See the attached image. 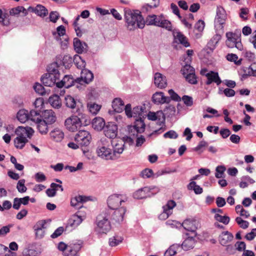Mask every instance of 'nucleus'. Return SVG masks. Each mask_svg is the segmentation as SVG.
I'll return each mask as SVG.
<instances>
[{"label": "nucleus", "mask_w": 256, "mask_h": 256, "mask_svg": "<svg viewBox=\"0 0 256 256\" xmlns=\"http://www.w3.org/2000/svg\"><path fill=\"white\" fill-rule=\"evenodd\" d=\"M75 114L67 118L64 122V126L70 132H76L82 125L86 126L90 122L89 116L84 112Z\"/></svg>", "instance_id": "1"}, {"label": "nucleus", "mask_w": 256, "mask_h": 256, "mask_svg": "<svg viewBox=\"0 0 256 256\" xmlns=\"http://www.w3.org/2000/svg\"><path fill=\"white\" fill-rule=\"evenodd\" d=\"M124 146L100 145L96 149V153L102 159L114 160L123 152Z\"/></svg>", "instance_id": "2"}, {"label": "nucleus", "mask_w": 256, "mask_h": 256, "mask_svg": "<svg viewBox=\"0 0 256 256\" xmlns=\"http://www.w3.org/2000/svg\"><path fill=\"white\" fill-rule=\"evenodd\" d=\"M124 18L127 28L130 30H134L136 28H142L145 26L144 18L141 15L140 12L138 10H132L129 9L125 10Z\"/></svg>", "instance_id": "3"}, {"label": "nucleus", "mask_w": 256, "mask_h": 256, "mask_svg": "<svg viewBox=\"0 0 256 256\" xmlns=\"http://www.w3.org/2000/svg\"><path fill=\"white\" fill-rule=\"evenodd\" d=\"M59 67L58 62H53L48 66V73L41 78V82L44 86L51 87L55 84L56 86L57 80L60 78Z\"/></svg>", "instance_id": "4"}, {"label": "nucleus", "mask_w": 256, "mask_h": 256, "mask_svg": "<svg viewBox=\"0 0 256 256\" xmlns=\"http://www.w3.org/2000/svg\"><path fill=\"white\" fill-rule=\"evenodd\" d=\"M145 118H138L134 120V126H128L129 136H126L122 140L124 144H133L134 143V135L138 133H142L144 131L146 124L144 122Z\"/></svg>", "instance_id": "5"}, {"label": "nucleus", "mask_w": 256, "mask_h": 256, "mask_svg": "<svg viewBox=\"0 0 256 256\" xmlns=\"http://www.w3.org/2000/svg\"><path fill=\"white\" fill-rule=\"evenodd\" d=\"M144 22L147 25L162 28L168 31H171L172 29L170 22L166 20L162 14L159 16L156 14L148 15Z\"/></svg>", "instance_id": "6"}, {"label": "nucleus", "mask_w": 256, "mask_h": 256, "mask_svg": "<svg viewBox=\"0 0 256 256\" xmlns=\"http://www.w3.org/2000/svg\"><path fill=\"white\" fill-rule=\"evenodd\" d=\"M96 232L100 234H106L110 228L111 225L108 218V214L104 211L100 214L96 218Z\"/></svg>", "instance_id": "7"}, {"label": "nucleus", "mask_w": 256, "mask_h": 256, "mask_svg": "<svg viewBox=\"0 0 256 256\" xmlns=\"http://www.w3.org/2000/svg\"><path fill=\"white\" fill-rule=\"evenodd\" d=\"M34 132L31 128H26L22 126H18L15 130V133L17 136L14 140V144H26L28 142V138H30Z\"/></svg>", "instance_id": "8"}, {"label": "nucleus", "mask_w": 256, "mask_h": 256, "mask_svg": "<svg viewBox=\"0 0 256 256\" xmlns=\"http://www.w3.org/2000/svg\"><path fill=\"white\" fill-rule=\"evenodd\" d=\"M241 34L240 32H228L226 33L227 40L226 42V45L230 48H236L240 50L243 49V46L241 42Z\"/></svg>", "instance_id": "9"}, {"label": "nucleus", "mask_w": 256, "mask_h": 256, "mask_svg": "<svg viewBox=\"0 0 256 256\" xmlns=\"http://www.w3.org/2000/svg\"><path fill=\"white\" fill-rule=\"evenodd\" d=\"M66 106L72 110L74 114L84 112V106L82 103L70 95H67L64 98Z\"/></svg>", "instance_id": "10"}, {"label": "nucleus", "mask_w": 256, "mask_h": 256, "mask_svg": "<svg viewBox=\"0 0 256 256\" xmlns=\"http://www.w3.org/2000/svg\"><path fill=\"white\" fill-rule=\"evenodd\" d=\"M168 224L172 226H176L177 227L182 226L186 230L195 232L199 226L198 222L194 218H187L182 223L174 222L170 224L169 222H167Z\"/></svg>", "instance_id": "11"}, {"label": "nucleus", "mask_w": 256, "mask_h": 256, "mask_svg": "<svg viewBox=\"0 0 256 256\" xmlns=\"http://www.w3.org/2000/svg\"><path fill=\"white\" fill-rule=\"evenodd\" d=\"M126 209L122 206L118 208L108 210L104 211L108 214V218L116 223H120L124 220V216L126 213Z\"/></svg>", "instance_id": "12"}, {"label": "nucleus", "mask_w": 256, "mask_h": 256, "mask_svg": "<svg viewBox=\"0 0 256 256\" xmlns=\"http://www.w3.org/2000/svg\"><path fill=\"white\" fill-rule=\"evenodd\" d=\"M144 108L142 106H136L132 110L131 104H127L124 108L125 113L128 118L134 117L135 119L145 118Z\"/></svg>", "instance_id": "13"}, {"label": "nucleus", "mask_w": 256, "mask_h": 256, "mask_svg": "<svg viewBox=\"0 0 256 256\" xmlns=\"http://www.w3.org/2000/svg\"><path fill=\"white\" fill-rule=\"evenodd\" d=\"M158 190V188L156 186L144 187L135 192L133 194V196L136 199H142L150 196L151 194H156Z\"/></svg>", "instance_id": "14"}, {"label": "nucleus", "mask_w": 256, "mask_h": 256, "mask_svg": "<svg viewBox=\"0 0 256 256\" xmlns=\"http://www.w3.org/2000/svg\"><path fill=\"white\" fill-rule=\"evenodd\" d=\"M124 202V196L121 194H114L108 196L107 200V203L109 210L118 208L122 202Z\"/></svg>", "instance_id": "15"}, {"label": "nucleus", "mask_w": 256, "mask_h": 256, "mask_svg": "<svg viewBox=\"0 0 256 256\" xmlns=\"http://www.w3.org/2000/svg\"><path fill=\"white\" fill-rule=\"evenodd\" d=\"M92 136L90 132L86 130H80L74 136V140L79 144H90Z\"/></svg>", "instance_id": "16"}, {"label": "nucleus", "mask_w": 256, "mask_h": 256, "mask_svg": "<svg viewBox=\"0 0 256 256\" xmlns=\"http://www.w3.org/2000/svg\"><path fill=\"white\" fill-rule=\"evenodd\" d=\"M82 243L80 242H76L70 243L64 252L65 256H79L78 252L82 248Z\"/></svg>", "instance_id": "17"}, {"label": "nucleus", "mask_w": 256, "mask_h": 256, "mask_svg": "<svg viewBox=\"0 0 256 256\" xmlns=\"http://www.w3.org/2000/svg\"><path fill=\"white\" fill-rule=\"evenodd\" d=\"M176 203L174 200H169L167 204L164 206L163 212H162L158 216V218L161 220H165L172 214V209L176 206Z\"/></svg>", "instance_id": "18"}, {"label": "nucleus", "mask_w": 256, "mask_h": 256, "mask_svg": "<svg viewBox=\"0 0 256 256\" xmlns=\"http://www.w3.org/2000/svg\"><path fill=\"white\" fill-rule=\"evenodd\" d=\"M94 79L93 74L88 69H83L82 70L80 77L76 79L78 84H88Z\"/></svg>", "instance_id": "19"}, {"label": "nucleus", "mask_w": 256, "mask_h": 256, "mask_svg": "<svg viewBox=\"0 0 256 256\" xmlns=\"http://www.w3.org/2000/svg\"><path fill=\"white\" fill-rule=\"evenodd\" d=\"M104 134L106 136L110 139L116 138L118 134V126L114 122H108L104 128Z\"/></svg>", "instance_id": "20"}, {"label": "nucleus", "mask_w": 256, "mask_h": 256, "mask_svg": "<svg viewBox=\"0 0 256 256\" xmlns=\"http://www.w3.org/2000/svg\"><path fill=\"white\" fill-rule=\"evenodd\" d=\"M153 102L156 104H169L170 98L168 96H165L163 92H156L152 96Z\"/></svg>", "instance_id": "21"}, {"label": "nucleus", "mask_w": 256, "mask_h": 256, "mask_svg": "<svg viewBox=\"0 0 256 256\" xmlns=\"http://www.w3.org/2000/svg\"><path fill=\"white\" fill-rule=\"evenodd\" d=\"M42 120L48 124L54 123L56 119L55 113L52 110H46L42 113Z\"/></svg>", "instance_id": "22"}, {"label": "nucleus", "mask_w": 256, "mask_h": 256, "mask_svg": "<svg viewBox=\"0 0 256 256\" xmlns=\"http://www.w3.org/2000/svg\"><path fill=\"white\" fill-rule=\"evenodd\" d=\"M76 82V80L70 75H66L60 82H58L56 83V86L58 88H62L65 87L66 88H69L70 87L74 86Z\"/></svg>", "instance_id": "23"}, {"label": "nucleus", "mask_w": 256, "mask_h": 256, "mask_svg": "<svg viewBox=\"0 0 256 256\" xmlns=\"http://www.w3.org/2000/svg\"><path fill=\"white\" fill-rule=\"evenodd\" d=\"M154 83L158 88H164L167 86V80L166 76L160 72H156L154 76Z\"/></svg>", "instance_id": "24"}, {"label": "nucleus", "mask_w": 256, "mask_h": 256, "mask_svg": "<svg viewBox=\"0 0 256 256\" xmlns=\"http://www.w3.org/2000/svg\"><path fill=\"white\" fill-rule=\"evenodd\" d=\"M205 75L207 78V80L206 82L207 85H210L212 82H215L217 86H218L222 83V80L217 72L210 71Z\"/></svg>", "instance_id": "25"}, {"label": "nucleus", "mask_w": 256, "mask_h": 256, "mask_svg": "<svg viewBox=\"0 0 256 256\" xmlns=\"http://www.w3.org/2000/svg\"><path fill=\"white\" fill-rule=\"evenodd\" d=\"M234 238L233 235L228 231L224 232L219 236V242L222 246H226Z\"/></svg>", "instance_id": "26"}, {"label": "nucleus", "mask_w": 256, "mask_h": 256, "mask_svg": "<svg viewBox=\"0 0 256 256\" xmlns=\"http://www.w3.org/2000/svg\"><path fill=\"white\" fill-rule=\"evenodd\" d=\"M74 47L76 52L78 54H81L86 50L87 44L85 42H82L78 38L74 39Z\"/></svg>", "instance_id": "27"}, {"label": "nucleus", "mask_w": 256, "mask_h": 256, "mask_svg": "<svg viewBox=\"0 0 256 256\" xmlns=\"http://www.w3.org/2000/svg\"><path fill=\"white\" fill-rule=\"evenodd\" d=\"M106 125L104 119L100 117L94 118L92 122V128L97 131L104 129Z\"/></svg>", "instance_id": "28"}, {"label": "nucleus", "mask_w": 256, "mask_h": 256, "mask_svg": "<svg viewBox=\"0 0 256 256\" xmlns=\"http://www.w3.org/2000/svg\"><path fill=\"white\" fill-rule=\"evenodd\" d=\"M85 218V214H82V212L78 211L76 214L74 215L70 218V224L73 226H77L81 224Z\"/></svg>", "instance_id": "29"}, {"label": "nucleus", "mask_w": 256, "mask_h": 256, "mask_svg": "<svg viewBox=\"0 0 256 256\" xmlns=\"http://www.w3.org/2000/svg\"><path fill=\"white\" fill-rule=\"evenodd\" d=\"M226 14L224 10L222 8H218L216 10V16L215 18V22L221 24H226Z\"/></svg>", "instance_id": "30"}, {"label": "nucleus", "mask_w": 256, "mask_h": 256, "mask_svg": "<svg viewBox=\"0 0 256 256\" xmlns=\"http://www.w3.org/2000/svg\"><path fill=\"white\" fill-rule=\"evenodd\" d=\"M87 200V198L82 196H76L71 200V206L76 208H81L84 202Z\"/></svg>", "instance_id": "31"}, {"label": "nucleus", "mask_w": 256, "mask_h": 256, "mask_svg": "<svg viewBox=\"0 0 256 256\" xmlns=\"http://www.w3.org/2000/svg\"><path fill=\"white\" fill-rule=\"evenodd\" d=\"M112 107L114 112H121L124 110V102L121 98H116L112 101Z\"/></svg>", "instance_id": "32"}, {"label": "nucleus", "mask_w": 256, "mask_h": 256, "mask_svg": "<svg viewBox=\"0 0 256 256\" xmlns=\"http://www.w3.org/2000/svg\"><path fill=\"white\" fill-rule=\"evenodd\" d=\"M50 138L56 142H60L64 137V132L60 129H54L50 134Z\"/></svg>", "instance_id": "33"}, {"label": "nucleus", "mask_w": 256, "mask_h": 256, "mask_svg": "<svg viewBox=\"0 0 256 256\" xmlns=\"http://www.w3.org/2000/svg\"><path fill=\"white\" fill-rule=\"evenodd\" d=\"M48 102L52 108L58 109L62 106V102L60 97L54 94L50 97Z\"/></svg>", "instance_id": "34"}, {"label": "nucleus", "mask_w": 256, "mask_h": 256, "mask_svg": "<svg viewBox=\"0 0 256 256\" xmlns=\"http://www.w3.org/2000/svg\"><path fill=\"white\" fill-rule=\"evenodd\" d=\"M41 111L37 110H32L28 112L29 120L34 123L42 120Z\"/></svg>", "instance_id": "35"}, {"label": "nucleus", "mask_w": 256, "mask_h": 256, "mask_svg": "<svg viewBox=\"0 0 256 256\" xmlns=\"http://www.w3.org/2000/svg\"><path fill=\"white\" fill-rule=\"evenodd\" d=\"M174 40L176 42L182 44L185 47L190 46L186 38L180 32H178L174 36Z\"/></svg>", "instance_id": "36"}, {"label": "nucleus", "mask_w": 256, "mask_h": 256, "mask_svg": "<svg viewBox=\"0 0 256 256\" xmlns=\"http://www.w3.org/2000/svg\"><path fill=\"white\" fill-rule=\"evenodd\" d=\"M194 238L192 237H188L184 241L182 246L183 250H188L192 248L194 246Z\"/></svg>", "instance_id": "37"}, {"label": "nucleus", "mask_w": 256, "mask_h": 256, "mask_svg": "<svg viewBox=\"0 0 256 256\" xmlns=\"http://www.w3.org/2000/svg\"><path fill=\"white\" fill-rule=\"evenodd\" d=\"M32 10L38 16L41 17H44L48 14V10L43 6L38 4L34 8H32Z\"/></svg>", "instance_id": "38"}, {"label": "nucleus", "mask_w": 256, "mask_h": 256, "mask_svg": "<svg viewBox=\"0 0 256 256\" xmlns=\"http://www.w3.org/2000/svg\"><path fill=\"white\" fill-rule=\"evenodd\" d=\"M17 118L22 123H24L29 120L28 112L26 110H20L17 113Z\"/></svg>", "instance_id": "39"}, {"label": "nucleus", "mask_w": 256, "mask_h": 256, "mask_svg": "<svg viewBox=\"0 0 256 256\" xmlns=\"http://www.w3.org/2000/svg\"><path fill=\"white\" fill-rule=\"evenodd\" d=\"M38 130L42 134H46L48 131V124L42 121V120L35 123Z\"/></svg>", "instance_id": "40"}, {"label": "nucleus", "mask_w": 256, "mask_h": 256, "mask_svg": "<svg viewBox=\"0 0 256 256\" xmlns=\"http://www.w3.org/2000/svg\"><path fill=\"white\" fill-rule=\"evenodd\" d=\"M252 68H256V63H254L252 64L248 67H244L242 68L243 74H242V78L246 79L248 76H252Z\"/></svg>", "instance_id": "41"}, {"label": "nucleus", "mask_w": 256, "mask_h": 256, "mask_svg": "<svg viewBox=\"0 0 256 256\" xmlns=\"http://www.w3.org/2000/svg\"><path fill=\"white\" fill-rule=\"evenodd\" d=\"M175 112V106L173 105L170 104L168 106H166V108L164 110V113L160 112V114H162L163 115L164 114L168 117H170L174 115Z\"/></svg>", "instance_id": "42"}, {"label": "nucleus", "mask_w": 256, "mask_h": 256, "mask_svg": "<svg viewBox=\"0 0 256 256\" xmlns=\"http://www.w3.org/2000/svg\"><path fill=\"white\" fill-rule=\"evenodd\" d=\"M122 237L119 236H116L109 239V244L111 246H116L122 242Z\"/></svg>", "instance_id": "43"}, {"label": "nucleus", "mask_w": 256, "mask_h": 256, "mask_svg": "<svg viewBox=\"0 0 256 256\" xmlns=\"http://www.w3.org/2000/svg\"><path fill=\"white\" fill-rule=\"evenodd\" d=\"M181 72L184 77L186 76V75H188L189 74H194L195 70L190 65L186 64L182 68Z\"/></svg>", "instance_id": "44"}, {"label": "nucleus", "mask_w": 256, "mask_h": 256, "mask_svg": "<svg viewBox=\"0 0 256 256\" xmlns=\"http://www.w3.org/2000/svg\"><path fill=\"white\" fill-rule=\"evenodd\" d=\"M188 190H193L196 194H200L202 192V188L197 185L195 182H190L188 186Z\"/></svg>", "instance_id": "45"}, {"label": "nucleus", "mask_w": 256, "mask_h": 256, "mask_svg": "<svg viewBox=\"0 0 256 256\" xmlns=\"http://www.w3.org/2000/svg\"><path fill=\"white\" fill-rule=\"evenodd\" d=\"M20 12H22L25 15L27 14V12L24 7L22 6H18L10 9V14L11 16H16Z\"/></svg>", "instance_id": "46"}, {"label": "nucleus", "mask_w": 256, "mask_h": 256, "mask_svg": "<svg viewBox=\"0 0 256 256\" xmlns=\"http://www.w3.org/2000/svg\"><path fill=\"white\" fill-rule=\"evenodd\" d=\"M88 108L90 113L93 114H96L100 110L101 106L95 103L90 102L88 104Z\"/></svg>", "instance_id": "47"}, {"label": "nucleus", "mask_w": 256, "mask_h": 256, "mask_svg": "<svg viewBox=\"0 0 256 256\" xmlns=\"http://www.w3.org/2000/svg\"><path fill=\"white\" fill-rule=\"evenodd\" d=\"M159 6V2L157 1L156 3L152 4H144L142 7V11L143 12H150L152 9L156 8Z\"/></svg>", "instance_id": "48"}, {"label": "nucleus", "mask_w": 256, "mask_h": 256, "mask_svg": "<svg viewBox=\"0 0 256 256\" xmlns=\"http://www.w3.org/2000/svg\"><path fill=\"white\" fill-rule=\"evenodd\" d=\"M214 218L216 221L222 222L224 224H228L230 220V218L228 216H222L218 214H215Z\"/></svg>", "instance_id": "49"}, {"label": "nucleus", "mask_w": 256, "mask_h": 256, "mask_svg": "<svg viewBox=\"0 0 256 256\" xmlns=\"http://www.w3.org/2000/svg\"><path fill=\"white\" fill-rule=\"evenodd\" d=\"M226 58L228 60L234 62L237 65H240L241 64L242 59L238 60V56L236 54H228L226 55Z\"/></svg>", "instance_id": "50"}, {"label": "nucleus", "mask_w": 256, "mask_h": 256, "mask_svg": "<svg viewBox=\"0 0 256 256\" xmlns=\"http://www.w3.org/2000/svg\"><path fill=\"white\" fill-rule=\"evenodd\" d=\"M226 168L223 166H219L216 168L215 176L218 178H222L224 177V172Z\"/></svg>", "instance_id": "51"}, {"label": "nucleus", "mask_w": 256, "mask_h": 256, "mask_svg": "<svg viewBox=\"0 0 256 256\" xmlns=\"http://www.w3.org/2000/svg\"><path fill=\"white\" fill-rule=\"evenodd\" d=\"M154 176V172L152 169L145 168L142 171L140 176L144 178H148Z\"/></svg>", "instance_id": "52"}, {"label": "nucleus", "mask_w": 256, "mask_h": 256, "mask_svg": "<svg viewBox=\"0 0 256 256\" xmlns=\"http://www.w3.org/2000/svg\"><path fill=\"white\" fill-rule=\"evenodd\" d=\"M74 62L76 67L81 70H83L86 65V62L83 60L80 56L75 58L74 59Z\"/></svg>", "instance_id": "53"}, {"label": "nucleus", "mask_w": 256, "mask_h": 256, "mask_svg": "<svg viewBox=\"0 0 256 256\" xmlns=\"http://www.w3.org/2000/svg\"><path fill=\"white\" fill-rule=\"evenodd\" d=\"M8 15L6 14H2V11L0 10V22L4 26H8L10 24L8 19Z\"/></svg>", "instance_id": "54"}, {"label": "nucleus", "mask_w": 256, "mask_h": 256, "mask_svg": "<svg viewBox=\"0 0 256 256\" xmlns=\"http://www.w3.org/2000/svg\"><path fill=\"white\" fill-rule=\"evenodd\" d=\"M84 155L89 160L92 158V152L88 147V145H81L80 147Z\"/></svg>", "instance_id": "55"}, {"label": "nucleus", "mask_w": 256, "mask_h": 256, "mask_svg": "<svg viewBox=\"0 0 256 256\" xmlns=\"http://www.w3.org/2000/svg\"><path fill=\"white\" fill-rule=\"evenodd\" d=\"M186 80L190 84H196L198 83L197 78L194 74H189L188 75L184 76Z\"/></svg>", "instance_id": "56"}, {"label": "nucleus", "mask_w": 256, "mask_h": 256, "mask_svg": "<svg viewBox=\"0 0 256 256\" xmlns=\"http://www.w3.org/2000/svg\"><path fill=\"white\" fill-rule=\"evenodd\" d=\"M80 18V16H77L74 22V24H73V25H74V30L76 31V35L78 37H80L82 36V32L81 30H80V28L78 26V23Z\"/></svg>", "instance_id": "57"}, {"label": "nucleus", "mask_w": 256, "mask_h": 256, "mask_svg": "<svg viewBox=\"0 0 256 256\" xmlns=\"http://www.w3.org/2000/svg\"><path fill=\"white\" fill-rule=\"evenodd\" d=\"M34 88L36 93L42 96L46 94V92L44 86L40 84L36 83Z\"/></svg>", "instance_id": "58"}, {"label": "nucleus", "mask_w": 256, "mask_h": 256, "mask_svg": "<svg viewBox=\"0 0 256 256\" xmlns=\"http://www.w3.org/2000/svg\"><path fill=\"white\" fill-rule=\"evenodd\" d=\"M178 246L176 245H172L170 246L168 250L164 254V256H172L176 253V249Z\"/></svg>", "instance_id": "59"}, {"label": "nucleus", "mask_w": 256, "mask_h": 256, "mask_svg": "<svg viewBox=\"0 0 256 256\" xmlns=\"http://www.w3.org/2000/svg\"><path fill=\"white\" fill-rule=\"evenodd\" d=\"M24 183L25 180L24 179L20 180L18 182L16 188L20 192L22 193L26 191L27 188L24 186Z\"/></svg>", "instance_id": "60"}, {"label": "nucleus", "mask_w": 256, "mask_h": 256, "mask_svg": "<svg viewBox=\"0 0 256 256\" xmlns=\"http://www.w3.org/2000/svg\"><path fill=\"white\" fill-rule=\"evenodd\" d=\"M34 105L35 106L34 110L41 111L44 105V99L41 98H36L34 102Z\"/></svg>", "instance_id": "61"}, {"label": "nucleus", "mask_w": 256, "mask_h": 256, "mask_svg": "<svg viewBox=\"0 0 256 256\" xmlns=\"http://www.w3.org/2000/svg\"><path fill=\"white\" fill-rule=\"evenodd\" d=\"M236 221L242 228L246 229L248 226L249 222L246 220H242L240 217H237L236 218Z\"/></svg>", "instance_id": "62"}, {"label": "nucleus", "mask_w": 256, "mask_h": 256, "mask_svg": "<svg viewBox=\"0 0 256 256\" xmlns=\"http://www.w3.org/2000/svg\"><path fill=\"white\" fill-rule=\"evenodd\" d=\"M168 93L170 96L169 97L170 98V100H174L176 102H180L181 100V98L174 91L172 90H168Z\"/></svg>", "instance_id": "63"}, {"label": "nucleus", "mask_w": 256, "mask_h": 256, "mask_svg": "<svg viewBox=\"0 0 256 256\" xmlns=\"http://www.w3.org/2000/svg\"><path fill=\"white\" fill-rule=\"evenodd\" d=\"M181 100H182L184 104L187 106H191L193 105V100L192 97L184 95L182 96V97L181 98Z\"/></svg>", "instance_id": "64"}]
</instances>
